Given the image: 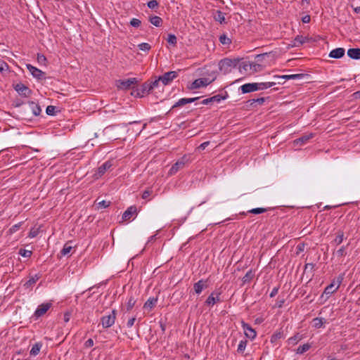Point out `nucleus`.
I'll return each mask as SVG.
<instances>
[{
	"mask_svg": "<svg viewBox=\"0 0 360 360\" xmlns=\"http://www.w3.org/2000/svg\"><path fill=\"white\" fill-rule=\"evenodd\" d=\"M352 96L354 99H359L360 98V91H357L354 92L352 94Z\"/></svg>",
	"mask_w": 360,
	"mask_h": 360,
	"instance_id": "obj_64",
	"label": "nucleus"
},
{
	"mask_svg": "<svg viewBox=\"0 0 360 360\" xmlns=\"http://www.w3.org/2000/svg\"><path fill=\"white\" fill-rule=\"evenodd\" d=\"M41 347V344H39V343L34 344L30 350V354L34 355V356L37 355L40 351Z\"/></svg>",
	"mask_w": 360,
	"mask_h": 360,
	"instance_id": "obj_36",
	"label": "nucleus"
},
{
	"mask_svg": "<svg viewBox=\"0 0 360 360\" xmlns=\"http://www.w3.org/2000/svg\"><path fill=\"white\" fill-rule=\"evenodd\" d=\"M150 22L155 27H160L162 23V20L160 17L155 15L150 18Z\"/></svg>",
	"mask_w": 360,
	"mask_h": 360,
	"instance_id": "obj_30",
	"label": "nucleus"
},
{
	"mask_svg": "<svg viewBox=\"0 0 360 360\" xmlns=\"http://www.w3.org/2000/svg\"><path fill=\"white\" fill-rule=\"evenodd\" d=\"M94 345V340L91 339V338H89L88 339L85 343H84V346L86 347H91Z\"/></svg>",
	"mask_w": 360,
	"mask_h": 360,
	"instance_id": "obj_61",
	"label": "nucleus"
},
{
	"mask_svg": "<svg viewBox=\"0 0 360 360\" xmlns=\"http://www.w3.org/2000/svg\"><path fill=\"white\" fill-rule=\"evenodd\" d=\"M242 93L247 94L257 91V83H248L240 86Z\"/></svg>",
	"mask_w": 360,
	"mask_h": 360,
	"instance_id": "obj_14",
	"label": "nucleus"
},
{
	"mask_svg": "<svg viewBox=\"0 0 360 360\" xmlns=\"http://www.w3.org/2000/svg\"><path fill=\"white\" fill-rule=\"evenodd\" d=\"M160 81H161V79H160V77H159L158 79H155L153 82H148L149 85L151 86V90L158 86Z\"/></svg>",
	"mask_w": 360,
	"mask_h": 360,
	"instance_id": "obj_58",
	"label": "nucleus"
},
{
	"mask_svg": "<svg viewBox=\"0 0 360 360\" xmlns=\"http://www.w3.org/2000/svg\"><path fill=\"white\" fill-rule=\"evenodd\" d=\"M167 41L172 46H176L177 43L176 37L173 34H169L167 36Z\"/></svg>",
	"mask_w": 360,
	"mask_h": 360,
	"instance_id": "obj_39",
	"label": "nucleus"
},
{
	"mask_svg": "<svg viewBox=\"0 0 360 360\" xmlns=\"http://www.w3.org/2000/svg\"><path fill=\"white\" fill-rule=\"evenodd\" d=\"M137 209L135 206H131L123 213L122 219L124 220H129L130 218L136 213Z\"/></svg>",
	"mask_w": 360,
	"mask_h": 360,
	"instance_id": "obj_19",
	"label": "nucleus"
},
{
	"mask_svg": "<svg viewBox=\"0 0 360 360\" xmlns=\"http://www.w3.org/2000/svg\"><path fill=\"white\" fill-rule=\"evenodd\" d=\"M307 41V37L302 35H297L293 40L292 46H299Z\"/></svg>",
	"mask_w": 360,
	"mask_h": 360,
	"instance_id": "obj_26",
	"label": "nucleus"
},
{
	"mask_svg": "<svg viewBox=\"0 0 360 360\" xmlns=\"http://www.w3.org/2000/svg\"><path fill=\"white\" fill-rule=\"evenodd\" d=\"M158 2L156 0H150L148 2V7L154 9L158 6Z\"/></svg>",
	"mask_w": 360,
	"mask_h": 360,
	"instance_id": "obj_52",
	"label": "nucleus"
},
{
	"mask_svg": "<svg viewBox=\"0 0 360 360\" xmlns=\"http://www.w3.org/2000/svg\"><path fill=\"white\" fill-rule=\"evenodd\" d=\"M347 56L354 60L360 59V49L359 48H352L349 49L347 51Z\"/></svg>",
	"mask_w": 360,
	"mask_h": 360,
	"instance_id": "obj_20",
	"label": "nucleus"
},
{
	"mask_svg": "<svg viewBox=\"0 0 360 360\" xmlns=\"http://www.w3.org/2000/svg\"><path fill=\"white\" fill-rule=\"evenodd\" d=\"M70 319V314L69 312H66L63 315V321L65 323H68Z\"/></svg>",
	"mask_w": 360,
	"mask_h": 360,
	"instance_id": "obj_62",
	"label": "nucleus"
},
{
	"mask_svg": "<svg viewBox=\"0 0 360 360\" xmlns=\"http://www.w3.org/2000/svg\"><path fill=\"white\" fill-rule=\"evenodd\" d=\"M345 278V274H340L335 281V284L337 288H339L341 283H342L343 280Z\"/></svg>",
	"mask_w": 360,
	"mask_h": 360,
	"instance_id": "obj_46",
	"label": "nucleus"
},
{
	"mask_svg": "<svg viewBox=\"0 0 360 360\" xmlns=\"http://www.w3.org/2000/svg\"><path fill=\"white\" fill-rule=\"evenodd\" d=\"M347 246H342L339 250L335 252V255L338 257H344L346 255Z\"/></svg>",
	"mask_w": 360,
	"mask_h": 360,
	"instance_id": "obj_43",
	"label": "nucleus"
},
{
	"mask_svg": "<svg viewBox=\"0 0 360 360\" xmlns=\"http://www.w3.org/2000/svg\"><path fill=\"white\" fill-rule=\"evenodd\" d=\"M275 84H276L275 82L257 83V91L266 89L268 88H270V87L274 86Z\"/></svg>",
	"mask_w": 360,
	"mask_h": 360,
	"instance_id": "obj_27",
	"label": "nucleus"
},
{
	"mask_svg": "<svg viewBox=\"0 0 360 360\" xmlns=\"http://www.w3.org/2000/svg\"><path fill=\"white\" fill-rule=\"evenodd\" d=\"M254 277H255V272L252 269H250L245 274V275L243 277V278H242L243 283V284L249 283L252 280V278Z\"/></svg>",
	"mask_w": 360,
	"mask_h": 360,
	"instance_id": "obj_23",
	"label": "nucleus"
},
{
	"mask_svg": "<svg viewBox=\"0 0 360 360\" xmlns=\"http://www.w3.org/2000/svg\"><path fill=\"white\" fill-rule=\"evenodd\" d=\"M40 278V275L39 274H35L32 276H31L28 281L25 282L24 284V286L27 288L32 286L34 284L36 283V282Z\"/></svg>",
	"mask_w": 360,
	"mask_h": 360,
	"instance_id": "obj_22",
	"label": "nucleus"
},
{
	"mask_svg": "<svg viewBox=\"0 0 360 360\" xmlns=\"http://www.w3.org/2000/svg\"><path fill=\"white\" fill-rule=\"evenodd\" d=\"M110 205V201L106 200H101V202H98V208H106L109 207Z\"/></svg>",
	"mask_w": 360,
	"mask_h": 360,
	"instance_id": "obj_50",
	"label": "nucleus"
},
{
	"mask_svg": "<svg viewBox=\"0 0 360 360\" xmlns=\"http://www.w3.org/2000/svg\"><path fill=\"white\" fill-rule=\"evenodd\" d=\"M221 293L218 291L212 292L205 301V304L210 307H213L215 304L221 302Z\"/></svg>",
	"mask_w": 360,
	"mask_h": 360,
	"instance_id": "obj_6",
	"label": "nucleus"
},
{
	"mask_svg": "<svg viewBox=\"0 0 360 360\" xmlns=\"http://www.w3.org/2000/svg\"><path fill=\"white\" fill-rule=\"evenodd\" d=\"M265 101L264 98H253L248 101V103H250V105H254L255 103H257L259 105H262Z\"/></svg>",
	"mask_w": 360,
	"mask_h": 360,
	"instance_id": "obj_44",
	"label": "nucleus"
},
{
	"mask_svg": "<svg viewBox=\"0 0 360 360\" xmlns=\"http://www.w3.org/2000/svg\"><path fill=\"white\" fill-rule=\"evenodd\" d=\"M199 98H182L179 99L175 104L173 105L172 108H175L177 107H181L183 105H185L188 103H191L194 102L195 101L198 100Z\"/></svg>",
	"mask_w": 360,
	"mask_h": 360,
	"instance_id": "obj_15",
	"label": "nucleus"
},
{
	"mask_svg": "<svg viewBox=\"0 0 360 360\" xmlns=\"http://www.w3.org/2000/svg\"><path fill=\"white\" fill-rule=\"evenodd\" d=\"M15 91L20 95L27 96L30 93V90L23 84H17L15 86Z\"/></svg>",
	"mask_w": 360,
	"mask_h": 360,
	"instance_id": "obj_16",
	"label": "nucleus"
},
{
	"mask_svg": "<svg viewBox=\"0 0 360 360\" xmlns=\"http://www.w3.org/2000/svg\"><path fill=\"white\" fill-rule=\"evenodd\" d=\"M206 66V72H204V87L212 83L217 78V66L213 63L209 67Z\"/></svg>",
	"mask_w": 360,
	"mask_h": 360,
	"instance_id": "obj_1",
	"label": "nucleus"
},
{
	"mask_svg": "<svg viewBox=\"0 0 360 360\" xmlns=\"http://www.w3.org/2000/svg\"><path fill=\"white\" fill-rule=\"evenodd\" d=\"M225 96H222L219 94L215 95L212 97L204 99V105L219 103L221 101L224 100Z\"/></svg>",
	"mask_w": 360,
	"mask_h": 360,
	"instance_id": "obj_17",
	"label": "nucleus"
},
{
	"mask_svg": "<svg viewBox=\"0 0 360 360\" xmlns=\"http://www.w3.org/2000/svg\"><path fill=\"white\" fill-rule=\"evenodd\" d=\"M26 67H27V69L30 71V72L34 77H35L38 79H41L44 78L45 73L43 71H41V70L37 68L36 67H34L30 64H27L26 65Z\"/></svg>",
	"mask_w": 360,
	"mask_h": 360,
	"instance_id": "obj_10",
	"label": "nucleus"
},
{
	"mask_svg": "<svg viewBox=\"0 0 360 360\" xmlns=\"http://www.w3.org/2000/svg\"><path fill=\"white\" fill-rule=\"evenodd\" d=\"M219 39L222 45H229L231 43V39L229 38L225 34H221Z\"/></svg>",
	"mask_w": 360,
	"mask_h": 360,
	"instance_id": "obj_35",
	"label": "nucleus"
},
{
	"mask_svg": "<svg viewBox=\"0 0 360 360\" xmlns=\"http://www.w3.org/2000/svg\"><path fill=\"white\" fill-rule=\"evenodd\" d=\"M188 158L186 156H183L174 163L169 170V175H174L178 171L182 169L188 163Z\"/></svg>",
	"mask_w": 360,
	"mask_h": 360,
	"instance_id": "obj_4",
	"label": "nucleus"
},
{
	"mask_svg": "<svg viewBox=\"0 0 360 360\" xmlns=\"http://www.w3.org/2000/svg\"><path fill=\"white\" fill-rule=\"evenodd\" d=\"M51 307V303H42L41 304L38 306V307L34 311V316L36 318H39L42 316L44 314L46 313V311L50 309Z\"/></svg>",
	"mask_w": 360,
	"mask_h": 360,
	"instance_id": "obj_9",
	"label": "nucleus"
},
{
	"mask_svg": "<svg viewBox=\"0 0 360 360\" xmlns=\"http://www.w3.org/2000/svg\"><path fill=\"white\" fill-rule=\"evenodd\" d=\"M135 321H136L135 317H132V318L129 319L127 323V326L128 328H131L134 326Z\"/></svg>",
	"mask_w": 360,
	"mask_h": 360,
	"instance_id": "obj_60",
	"label": "nucleus"
},
{
	"mask_svg": "<svg viewBox=\"0 0 360 360\" xmlns=\"http://www.w3.org/2000/svg\"><path fill=\"white\" fill-rule=\"evenodd\" d=\"M194 292L196 294H200L202 291V280H199L194 284L193 286Z\"/></svg>",
	"mask_w": 360,
	"mask_h": 360,
	"instance_id": "obj_34",
	"label": "nucleus"
},
{
	"mask_svg": "<svg viewBox=\"0 0 360 360\" xmlns=\"http://www.w3.org/2000/svg\"><path fill=\"white\" fill-rule=\"evenodd\" d=\"M19 254L24 257H30L32 252L30 250L20 249Z\"/></svg>",
	"mask_w": 360,
	"mask_h": 360,
	"instance_id": "obj_49",
	"label": "nucleus"
},
{
	"mask_svg": "<svg viewBox=\"0 0 360 360\" xmlns=\"http://www.w3.org/2000/svg\"><path fill=\"white\" fill-rule=\"evenodd\" d=\"M250 69H252L254 71L257 72L260 71L262 69V67L261 65L259 64H250Z\"/></svg>",
	"mask_w": 360,
	"mask_h": 360,
	"instance_id": "obj_55",
	"label": "nucleus"
},
{
	"mask_svg": "<svg viewBox=\"0 0 360 360\" xmlns=\"http://www.w3.org/2000/svg\"><path fill=\"white\" fill-rule=\"evenodd\" d=\"M20 226H21V223H18V224H15V225L12 226L10 228L9 231H10L11 233H15V232H16V231L19 229V228L20 227Z\"/></svg>",
	"mask_w": 360,
	"mask_h": 360,
	"instance_id": "obj_56",
	"label": "nucleus"
},
{
	"mask_svg": "<svg viewBox=\"0 0 360 360\" xmlns=\"http://www.w3.org/2000/svg\"><path fill=\"white\" fill-rule=\"evenodd\" d=\"M343 240H344V232L341 230H339L336 233V236L332 243L336 245H338L342 243Z\"/></svg>",
	"mask_w": 360,
	"mask_h": 360,
	"instance_id": "obj_25",
	"label": "nucleus"
},
{
	"mask_svg": "<svg viewBox=\"0 0 360 360\" xmlns=\"http://www.w3.org/2000/svg\"><path fill=\"white\" fill-rule=\"evenodd\" d=\"M8 65L4 60H0V72L4 73L8 70Z\"/></svg>",
	"mask_w": 360,
	"mask_h": 360,
	"instance_id": "obj_48",
	"label": "nucleus"
},
{
	"mask_svg": "<svg viewBox=\"0 0 360 360\" xmlns=\"http://www.w3.org/2000/svg\"><path fill=\"white\" fill-rule=\"evenodd\" d=\"M345 53V49L337 48V49H333L329 53V57L333 58H337V59L340 58L342 56H344Z\"/></svg>",
	"mask_w": 360,
	"mask_h": 360,
	"instance_id": "obj_18",
	"label": "nucleus"
},
{
	"mask_svg": "<svg viewBox=\"0 0 360 360\" xmlns=\"http://www.w3.org/2000/svg\"><path fill=\"white\" fill-rule=\"evenodd\" d=\"M112 166V161L108 160L105 162L102 165H101L96 172V173L94 174L95 176L98 179L101 176H102L105 172L109 169Z\"/></svg>",
	"mask_w": 360,
	"mask_h": 360,
	"instance_id": "obj_11",
	"label": "nucleus"
},
{
	"mask_svg": "<svg viewBox=\"0 0 360 360\" xmlns=\"http://www.w3.org/2000/svg\"><path fill=\"white\" fill-rule=\"evenodd\" d=\"M158 298L150 297L144 304L143 308L152 309L156 304Z\"/></svg>",
	"mask_w": 360,
	"mask_h": 360,
	"instance_id": "obj_24",
	"label": "nucleus"
},
{
	"mask_svg": "<svg viewBox=\"0 0 360 360\" xmlns=\"http://www.w3.org/2000/svg\"><path fill=\"white\" fill-rule=\"evenodd\" d=\"M274 78L288 79H299L303 77V74H294V75H274Z\"/></svg>",
	"mask_w": 360,
	"mask_h": 360,
	"instance_id": "obj_21",
	"label": "nucleus"
},
{
	"mask_svg": "<svg viewBox=\"0 0 360 360\" xmlns=\"http://www.w3.org/2000/svg\"><path fill=\"white\" fill-rule=\"evenodd\" d=\"M141 20L137 18H132L130 21V25L134 27H139L141 25Z\"/></svg>",
	"mask_w": 360,
	"mask_h": 360,
	"instance_id": "obj_51",
	"label": "nucleus"
},
{
	"mask_svg": "<svg viewBox=\"0 0 360 360\" xmlns=\"http://www.w3.org/2000/svg\"><path fill=\"white\" fill-rule=\"evenodd\" d=\"M72 248V247L71 245H70L69 243H65L64 245L63 249L60 251L61 255L65 256V255H68L71 252Z\"/></svg>",
	"mask_w": 360,
	"mask_h": 360,
	"instance_id": "obj_37",
	"label": "nucleus"
},
{
	"mask_svg": "<svg viewBox=\"0 0 360 360\" xmlns=\"http://www.w3.org/2000/svg\"><path fill=\"white\" fill-rule=\"evenodd\" d=\"M311 20V17L310 15H304L302 18V21L304 22V23H308Z\"/></svg>",
	"mask_w": 360,
	"mask_h": 360,
	"instance_id": "obj_63",
	"label": "nucleus"
},
{
	"mask_svg": "<svg viewBox=\"0 0 360 360\" xmlns=\"http://www.w3.org/2000/svg\"><path fill=\"white\" fill-rule=\"evenodd\" d=\"M152 193L151 190H146L142 194L143 199H147Z\"/></svg>",
	"mask_w": 360,
	"mask_h": 360,
	"instance_id": "obj_59",
	"label": "nucleus"
},
{
	"mask_svg": "<svg viewBox=\"0 0 360 360\" xmlns=\"http://www.w3.org/2000/svg\"><path fill=\"white\" fill-rule=\"evenodd\" d=\"M236 62L229 58L221 60L218 64L219 69L224 74L229 73L231 71L232 68L236 66Z\"/></svg>",
	"mask_w": 360,
	"mask_h": 360,
	"instance_id": "obj_2",
	"label": "nucleus"
},
{
	"mask_svg": "<svg viewBox=\"0 0 360 360\" xmlns=\"http://www.w3.org/2000/svg\"><path fill=\"white\" fill-rule=\"evenodd\" d=\"M282 338V333L281 332L274 333L271 338V342H274L277 339H280Z\"/></svg>",
	"mask_w": 360,
	"mask_h": 360,
	"instance_id": "obj_57",
	"label": "nucleus"
},
{
	"mask_svg": "<svg viewBox=\"0 0 360 360\" xmlns=\"http://www.w3.org/2000/svg\"><path fill=\"white\" fill-rule=\"evenodd\" d=\"M311 348V345L309 343L300 345L297 349V354H302L307 352Z\"/></svg>",
	"mask_w": 360,
	"mask_h": 360,
	"instance_id": "obj_32",
	"label": "nucleus"
},
{
	"mask_svg": "<svg viewBox=\"0 0 360 360\" xmlns=\"http://www.w3.org/2000/svg\"><path fill=\"white\" fill-rule=\"evenodd\" d=\"M138 80L136 78H129L127 79H120L116 82V86L119 89L127 90L129 89L133 85L136 84Z\"/></svg>",
	"mask_w": 360,
	"mask_h": 360,
	"instance_id": "obj_5",
	"label": "nucleus"
},
{
	"mask_svg": "<svg viewBox=\"0 0 360 360\" xmlns=\"http://www.w3.org/2000/svg\"><path fill=\"white\" fill-rule=\"evenodd\" d=\"M241 326L244 330L245 335L250 339L254 340L257 336V333L248 323L245 321H241Z\"/></svg>",
	"mask_w": 360,
	"mask_h": 360,
	"instance_id": "obj_7",
	"label": "nucleus"
},
{
	"mask_svg": "<svg viewBox=\"0 0 360 360\" xmlns=\"http://www.w3.org/2000/svg\"><path fill=\"white\" fill-rule=\"evenodd\" d=\"M324 323V319L323 318H315L313 319L314 326L316 328H321Z\"/></svg>",
	"mask_w": 360,
	"mask_h": 360,
	"instance_id": "obj_40",
	"label": "nucleus"
},
{
	"mask_svg": "<svg viewBox=\"0 0 360 360\" xmlns=\"http://www.w3.org/2000/svg\"><path fill=\"white\" fill-rule=\"evenodd\" d=\"M136 303V300L132 297H129L128 301L127 302V310L130 311L134 307Z\"/></svg>",
	"mask_w": 360,
	"mask_h": 360,
	"instance_id": "obj_42",
	"label": "nucleus"
},
{
	"mask_svg": "<svg viewBox=\"0 0 360 360\" xmlns=\"http://www.w3.org/2000/svg\"><path fill=\"white\" fill-rule=\"evenodd\" d=\"M214 18L216 21L222 23L225 21L224 13L220 11H216V12L214 13Z\"/></svg>",
	"mask_w": 360,
	"mask_h": 360,
	"instance_id": "obj_31",
	"label": "nucleus"
},
{
	"mask_svg": "<svg viewBox=\"0 0 360 360\" xmlns=\"http://www.w3.org/2000/svg\"><path fill=\"white\" fill-rule=\"evenodd\" d=\"M39 233V228H32L29 232L28 237L33 238L37 236V235Z\"/></svg>",
	"mask_w": 360,
	"mask_h": 360,
	"instance_id": "obj_47",
	"label": "nucleus"
},
{
	"mask_svg": "<svg viewBox=\"0 0 360 360\" xmlns=\"http://www.w3.org/2000/svg\"><path fill=\"white\" fill-rule=\"evenodd\" d=\"M202 86V78L195 79L191 84L190 88L191 89H198Z\"/></svg>",
	"mask_w": 360,
	"mask_h": 360,
	"instance_id": "obj_41",
	"label": "nucleus"
},
{
	"mask_svg": "<svg viewBox=\"0 0 360 360\" xmlns=\"http://www.w3.org/2000/svg\"><path fill=\"white\" fill-rule=\"evenodd\" d=\"M30 106L34 116H38L40 115L41 109L38 104L35 103L34 102H30Z\"/></svg>",
	"mask_w": 360,
	"mask_h": 360,
	"instance_id": "obj_28",
	"label": "nucleus"
},
{
	"mask_svg": "<svg viewBox=\"0 0 360 360\" xmlns=\"http://www.w3.org/2000/svg\"><path fill=\"white\" fill-rule=\"evenodd\" d=\"M338 290V288L335 286V281H333L330 285L325 288L321 297H323L324 295H326V299H328L329 296Z\"/></svg>",
	"mask_w": 360,
	"mask_h": 360,
	"instance_id": "obj_13",
	"label": "nucleus"
},
{
	"mask_svg": "<svg viewBox=\"0 0 360 360\" xmlns=\"http://www.w3.org/2000/svg\"><path fill=\"white\" fill-rule=\"evenodd\" d=\"M178 76L177 71H170L165 72L162 76L160 77V79L164 85L169 84L174 79L176 78Z\"/></svg>",
	"mask_w": 360,
	"mask_h": 360,
	"instance_id": "obj_8",
	"label": "nucleus"
},
{
	"mask_svg": "<svg viewBox=\"0 0 360 360\" xmlns=\"http://www.w3.org/2000/svg\"><path fill=\"white\" fill-rule=\"evenodd\" d=\"M270 208H263V207H257V208H253L248 211V213H251L254 214H259L264 212H267L269 210Z\"/></svg>",
	"mask_w": 360,
	"mask_h": 360,
	"instance_id": "obj_33",
	"label": "nucleus"
},
{
	"mask_svg": "<svg viewBox=\"0 0 360 360\" xmlns=\"http://www.w3.org/2000/svg\"><path fill=\"white\" fill-rule=\"evenodd\" d=\"M247 343L248 341L245 340H240L238 346L237 352L238 353H243L246 348Z\"/></svg>",
	"mask_w": 360,
	"mask_h": 360,
	"instance_id": "obj_38",
	"label": "nucleus"
},
{
	"mask_svg": "<svg viewBox=\"0 0 360 360\" xmlns=\"http://www.w3.org/2000/svg\"><path fill=\"white\" fill-rule=\"evenodd\" d=\"M117 311L113 309L109 314L105 315L101 318V324L103 328H108L111 327L115 321Z\"/></svg>",
	"mask_w": 360,
	"mask_h": 360,
	"instance_id": "obj_3",
	"label": "nucleus"
},
{
	"mask_svg": "<svg viewBox=\"0 0 360 360\" xmlns=\"http://www.w3.org/2000/svg\"><path fill=\"white\" fill-rule=\"evenodd\" d=\"M140 50L143 51H149L151 49V46L148 43H141L138 45Z\"/></svg>",
	"mask_w": 360,
	"mask_h": 360,
	"instance_id": "obj_45",
	"label": "nucleus"
},
{
	"mask_svg": "<svg viewBox=\"0 0 360 360\" xmlns=\"http://www.w3.org/2000/svg\"><path fill=\"white\" fill-rule=\"evenodd\" d=\"M37 59L38 63L40 64H45L46 61V58L44 55L39 53L37 54Z\"/></svg>",
	"mask_w": 360,
	"mask_h": 360,
	"instance_id": "obj_54",
	"label": "nucleus"
},
{
	"mask_svg": "<svg viewBox=\"0 0 360 360\" xmlns=\"http://www.w3.org/2000/svg\"><path fill=\"white\" fill-rule=\"evenodd\" d=\"M151 91V86L149 85V83L145 82L143 83L139 89L136 90V96L143 97L146 94H148Z\"/></svg>",
	"mask_w": 360,
	"mask_h": 360,
	"instance_id": "obj_12",
	"label": "nucleus"
},
{
	"mask_svg": "<svg viewBox=\"0 0 360 360\" xmlns=\"http://www.w3.org/2000/svg\"><path fill=\"white\" fill-rule=\"evenodd\" d=\"M312 137H313V134H312L304 135V136H302V137L295 140V143L296 144L302 145V144L307 143Z\"/></svg>",
	"mask_w": 360,
	"mask_h": 360,
	"instance_id": "obj_29",
	"label": "nucleus"
},
{
	"mask_svg": "<svg viewBox=\"0 0 360 360\" xmlns=\"http://www.w3.org/2000/svg\"><path fill=\"white\" fill-rule=\"evenodd\" d=\"M56 108L53 105L47 106L46 109V112L49 115H53L55 114Z\"/></svg>",
	"mask_w": 360,
	"mask_h": 360,
	"instance_id": "obj_53",
	"label": "nucleus"
}]
</instances>
